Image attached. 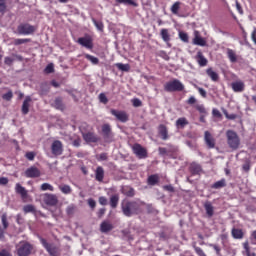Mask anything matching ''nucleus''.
Returning <instances> with one entry per match:
<instances>
[{
	"instance_id": "nucleus-35",
	"label": "nucleus",
	"mask_w": 256,
	"mask_h": 256,
	"mask_svg": "<svg viewBox=\"0 0 256 256\" xmlns=\"http://www.w3.org/2000/svg\"><path fill=\"white\" fill-rule=\"evenodd\" d=\"M116 67L117 69H119V71H125L126 73H129V71H131V65L129 64L116 63Z\"/></svg>"
},
{
	"instance_id": "nucleus-8",
	"label": "nucleus",
	"mask_w": 256,
	"mask_h": 256,
	"mask_svg": "<svg viewBox=\"0 0 256 256\" xmlns=\"http://www.w3.org/2000/svg\"><path fill=\"white\" fill-rule=\"evenodd\" d=\"M110 113L117 119V121H120V123H127V121H129V114L123 110L111 109Z\"/></svg>"
},
{
	"instance_id": "nucleus-29",
	"label": "nucleus",
	"mask_w": 256,
	"mask_h": 256,
	"mask_svg": "<svg viewBox=\"0 0 256 256\" xmlns=\"http://www.w3.org/2000/svg\"><path fill=\"white\" fill-rule=\"evenodd\" d=\"M223 187H227V180L224 178L211 185V189H223Z\"/></svg>"
},
{
	"instance_id": "nucleus-16",
	"label": "nucleus",
	"mask_w": 256,
	"mask_h": 256,
	"mask_svg": "<svg viewBox=\"0 0 256 256\" xmlns=\"http://www.w3.org/2000/svg\"><path fill=\"white\" fill-rule=\"evenodd\" d=\"M82 137L86 143H98L99 142V137L95 135L93 132H87L83 133Z\"/></svg>"
},
{
	"instance_id": "nucleus-15",
	"label": "nucleus",
	"mask_w": 256,
	"mask_h": 256,
	"mask_svg": "<svg viewBox=\"0 0 256 256\" xmlns=\"http://www.w3.org/2000/svg\"><path fill=\"white\" fill-rule=\"evenodd\" d=\"M231 88L234 91V93H243V91H245V82L241 80L232 82Z\"/></svg>"
},
{
	"instance_id": "nucleus-7",
	"label": "nucleus",
	"mask_w": 256,
	"mask_h": 256,
	"mask_svg": "<svg viewBox=\"0 0 256 256\" xmlns=\"http://www.w3.org/2000/svg\"><path fill=\"white\" fill-rule=\"evenodd\" d=\"M40 243L50 256H59V247H57L55 244L48 243L44 238H40Z\"/></svg>"
},
{
	"instance_id": "nucleus-62",
	"label": "nucleus",
	"mask_w": 256,
	"mask_h": 256,
	"mask_svg": "<svg viewBox=\"0 0 256 256\" xmlns=\"http://www.w3.org/2000/svg\"><path fill=\"white\" fill-rule=\"evenodd\" d=\"M186 103L188 105H195V103H197V99L195 98V96H191L187 101Z\"/></svg>"
},
{
	"instance_id": "nucleus-61",
	"label": "nucleus",
	"mask_w": 256,
	"mask_h": 256,
	"mask_svg": "<svg viewBox=\"0 0 256 256\" xmlns=\"http://www.w3.org/2000/svg\"><path fill=\"white\" fill-rule=\"evenodd\" d=\"M88 205L89 207H91V209H95V207H97V202H95V200H93V198L88 199Z\"/></svg>"
},
{
	"instance_id": "nucleus-49",
	"label": "nucleus",
	"mask_w": 256,
	"mask_h": 256,
	"mask_svg": "<svg viewBox=\"0 0 256 256\" xmlns=\"http://www.w3.org/2000/svg\"><path fill=\"white\" fill-rule=\"evenodd\" d=\"M131 103H132L133 107H142L143 106V102L139 98L132 99Z\"/></svg>"
},
{
	"instance_id": "nucleus-38",
	"label": "nucleus",
	"mask_w": 256,
	"mask_h": 256,
	"mask_svg": "<svg viewBox=\"0 0 256 256\" xmlns=\"http://www.w3.org/2000/svg\"><path fill=\"white\" fill-rule=\"evenodd\" d=\"M179 9H181V2L177 1L171 6L170 11L173 15H177L179 13Z\"/></svg>"
},
{
	"instance_id": "nucleus-50",
	"label": "nucleus",
	"mask_w": 256,
	"mask_h": 256,
	"mask_svg": "<svg viewBox=\"0 0 256 256\" xmlns=\"http://www.w3.org/2000/svg\"><path fill=\"white\" fill-rule=\"evenodd\" d=\"M1 221L4 229H7L9 227V222L7 221V214H3L1 216Z\"/></svg>"
},
{
	"instance_id": "nucleus-2",
	"label": "nucleus",
	"mask_w": 256,
	"mask_h": 256,
	"mask_svg": "<svg viewBox=\"0 0 256 256\" xmlns=\"http://www.w3.org/2000/svg\"><path fill=\"white\" fill-rule=\"evenodd\" d=\"M35 253V246L27 241H20L16 245V254L18 256H29Z\"/></svg>"
},
{
	"instance_id": "nucleus-21",
	"label": "nucleus",
	"mask_w": 256,
	"mask_h": 256,
	"mask_svg": "<svg viewBox=\"0 0 256 256\" xmlns=\"http://www.w3.org/2000/svg\"><path fill=\"white\" fill-rule=\"evenodd\" d=\"M206 75L213 81L214 83H217L219 81V74L213 70V68L206 69Z\"/></svg>"
},
{
	"instance_id": "nucleus-53",
	"label": "nucleus",
	"mask_w": 256,
	"mask_h": 256,
	"mask_svg": "<svg viewBox=\"0 0 256 256\" xmlns=\"http://www.w3.org/2000/svg\"><path fill=\"white\" fill-rule=\"evenodd\" d=\"M195 109H196V111H198V112H200L202 114L207 113V110L205 109V106L203 104H197L195 106Z\"/></svg>"
},
{
	"instance_id": "nucleus-44",
	"label": "nucleus",
	"mask_w": 256,
	"mask_h": 256,
	"mask_svg": "<svg viewBox=\"0 0 256 256\" xmlns=\"http://www.w3.org/2000/svg\"><path fill=\"white\" fill-rule=\"evenodd\" d=\"M92 22L94 23L96 29H98V31H103L104 29V25H103V22L101 21H96L95 18H92Z\"/></svg>"
},
{
	"instance_id": "nucleus-11",
	"label": "nucleus",
	"mask_w": 256,
	"mask_h": 256,
	"mask_svg": "<svg viewBox=\"0 0 256 256\" xmlns=\"http://www.w3.org/2000/svg\"><path fill=\"white\" fill-rule=\"evenodd\" d=\"M51 153L55 157L63 155V142H61L60 140H54L51 144Z\"/></svg>"
},
{
	"instance_id": "nucleus-41",
	"label": "nucleus",
	"mask_w": 256,
	"mask_h": 256,
	"mask_svg": "<svg viewBox=\"0 0 256 256\" xmlns=\"http://www.w3.org/2000/svg\"><path fill=\"white\" fill-rule=\"evenodd\" d=\"M44 73H46L47 75L55 73V66L53 65V63H50L46 66V68L44 69Z\"/></svg>"
},
{
	"instance_id": "nucleus-51",
	"label": "nucleus",
	"mask_w": 256,
	"mask_h": 256,
	"mask_svg": "<svg viewBox=\"0 0 256 256\" xmlns=\"http://www.w3.org/2000/svg\"><path fill=\"white\" fill-rule=\"evenodd\" d=\"M194 251L198 256H207L201 247L194 246Z\"/></svg>"
},
{
	"instance_id": "nucleus-9",
	"label": "nucleus",
	"mask_w": 256,
	"mask_h": 256,
	"mask_svg": "<svg viewBox=\"0 0 256 256\" xmlns=\"http://www.w3.org/2000/svg\"><path fill=\"white\" fill-rule=\"evenodd\" d=\"M43 203L48 207H55L59 203V198L55 194L46 193L43 195Z\"/></svg>"
},
{
	"instance_id": "nucleus-27",
	"label": "nucleus",
	"mask_w": 256,
	"mask_h": 256,
	"mask_svg": "<svg viewBox=\"0 0 256 256\" xmlns=\"http://www.w3.org/2000/svg\"><path fill=\"white\" fill-rule=\"evenodd\" d=\"M160 35L165 43H169L171 41V35L169 34V30L167 28L161 29Z\"/></svg>"
},
{
	"instance_id": "nucleus-37",
	"label": "nucleus",
	"mask_w": 256,
	"mask_h": 256,
	"mask_svg": "<svg viewBox=\"0 0 256 256\" xmlns=\"http://www.w3.org/2000/svg\"><path fill=\"white\" fill-rule=\"evenodd\" d=\"M59 189L62 193H64V195H71L72 193V189H71V186L67 185V184H64V185H61L59 186Z\"/></svg>"
},
{
	"instance_id": "nucleus-18",
	"label": "nucleus",
	"mask_w": 256,
	"mask_h": 256,
	"mask_svg": "<svg viewBox=\"0 0 256 256\" xmlns=\"http://www.w3.org/2000/svg\"><path fill=\"white\" fill-rule=\"evenodd\" d=\"M195 59L199 65V67H207V63H209V60H207V58H205V55H203V52L198 51Z\"/></svg>"
},
{
	"instance_id": "nucleus-54",
	"label": "nucleus",
	"mask_w": 256,
	"mask_h": 256,
	"mask_svg": "<svg viewBox=\"0 0 256 256\" xmlns=\"http://www.w3.org/2000/svg\"><path fill=\"white\" fill-rule=\"evenodd\" d=\"M195 88L197 89L198 93L203 97L204 99L207 97V91L205 89L195 85Z\"/></svg>"
},
{
	"instance_id": "nucleus-14",
	"label": "nucleus",
	"mask_w": 256,
	"mask_h": 256,
	"mask_svg": "<svg viewBox=\"0 0 256 256\" xmlns=\"http://www.w3.org/2000/svg\"><path fill=\"white\" fill-rule=\"evenodd\" d=\"M25 177L28 179H37L38 177H41V170L35 166H31L24 172Z\"/></svg>"
},
{
	"instance_id": "nucleus-64",
	"label": "nucleus",
	"mask_w": 256,
	"mask_h": 256,
	"mask_svg": "<svg viewBox=\"0 0 256 256\" xmlns=\"http://www.w3.org/2000/svg\"><path fill=\"white\" fill-rule=\"evenodd\" d=\"M99 203L100 205H107V198L105 196L99 197Z\"/></svg>"
},
{
	"instance_id": "nucleus-39",
	"label": "nucleus",
	"mask_w": 256,
	"mask_h": 256,
	"mask_svg": "<svg viewBox=\"0 0 256 256\" xmlns=\"http://www.w3.org/2000/svg\"><path fill=\"white\" fill-rule=\"evenodd\" d=\"M84 57H85V59L90 61L92 63V65H99V58H97L93 55H90V54H85Z\"/></svg>"
},
{
	"instance_id": "nucleus-22",
	"label": "nucleus",
	"mask_w": 256,
	"mask_h": 256,
	"mask_svg": "<svg viewBox=\"0 0 256 256\" xmlns=\"http://www.w3.org/2000/svg\"><path fill=\"white\" fill-rule=\"evenodd\" d=\"M15 191L16 193H18V195L21 196L23 200L27 199V195H28L27 189H25V187H23L21 184L19 183L16 184Z\"/></svg>"
},
{
	"instance_id": "nucleus-20",
	"label": "nucleus",
	"mask_w": 256,
	"mask_h": 256,
	"mask_svg": "<svg viewBox=\"0 0 256 256\" xmlns=\"http://www.w3.org/2000/svg\"><path fill=\"white\" fill-rule=\"evenodd\" d=\"M95 179L99 181V183H103V179H105V169L102 166H98L95 170Z\"/></svg>"
},
{
	"instance_id": "nucleus-17",
	"label": "nucleus",
	"mask_w": 256,
	"mask_h": 256,
	"mask_svg": "<svg viewBox=\"0 0 256 256\" xmlns=\"http://www.w3.org/2000/svg\"><path fill=\"white\" fill-rule=\"evenodd\" d=\"M194 45H199L200 47H205L207 45V41L204 40L203 37H201V34L199 31H194V39H193Z\"/></svg>"
},
{
	"instance_id": "nucleus-45",
	"label": "nucleus",
	"mask_w": 256,
	"mask_h": 256,
	"mask_svg": "<svg viewBox=\"0 0 256 256\" xmlns=\"http://www.w3.org/2000/svg\"><path fill=\"white\" fill-rule=\"evenodd\" d=\"M6 12H7V4H6L5 0H0V13H1V15H5Z\"/></svg>"
},
{
	"instance_id": "nucleus-47",
	"label": "nucleus",
	"mask_w": 256,
	"mask_h": 256,
	"mask_svg": "<svg viewBox=\"0 0 256 256\" xmlns=\"http://www.w3.org/2000/svg\"><path fill=\"white\" fill-rule=\"evenodd\" d=\"M2 99H4V101H11V99H13V91L9 90L7 93L3 94Z\"/></svg>"
},
{
	"instance_id": "nucleus-19",
	"label": "nucleus",
	"mask_w": 256,
	"mask_h": 256,
	"mask_svg": "<svg viewBox=\"0 0 256 256\" xmlns=\"http://www.w3.org/2000/svg\"><path fill=\"white\" fill-rule=\"evenodd\" d=\"M158 134L160 135L163 141H167V139H169V130L167 129V126H165L164 124L159 125Z\"/></svg>"
},
{
	"instance_id": "nucleus-55",
	"label": "nucleus",
	"mask_w": 256,
	"mask_h": 256,
	"mask_svg": "<svg viewBox=\"0 0 256 256\" xmlns=\"http://www.w3.org/2000/svg\"><path fill=\"white\" fill-rule=\"evenodd\" d=\"M124 195H126V197H135V189L129 188L124 192Z\"/></svg>"
},
{
	"instance_id": "nucleus-30",
	"label": "nucleus",
	"mask_w": 256,
	"mask_h": 256,
	"mask_svg": "<svg viewBox=\"0 0 256 256\" xmlns=\"http://www.w3.org/2000/svg\"><path fill=\"white\" fill-rule=\"evenodd\" d=\"M54 107L59 111H65V104H63V99L61 97L54 100Z\"/></svg>"
},
{
	"instance_id": "nucleus-42",
	"label": "nucleus",
	"mask_w": 256,
	"mask_h": 256,
	"mask_svg": "<svg viewBox=\"0 0 256 256\" xmlns=\"http://www.w3.org/2000/svg\"><path fill=\"white\" fill-rule=\"evenodd\" d=\"M23 211L24 213H35V206H33L32 204L25 205L23 207Z\"/></svg>"
},
{
	"instance_id": "nucleus-40",
	"label": "nucleus",
	"mask_w": 256,
	"mask_h": 256,
	"mask_svg": "<svg viewBox=\"0 0 256 256\" xmlns=\"http://www.w3.org/2000/svg\"><path fill=\"white\" fill-rule=\"evenodd\" d=\"M41 191H55V188L53 187V185L49 184V183H43L40 186Z\"/></svg>"
},
{
	"instance_id": "nucleus-60",
	"label": "nucleus",
	"mask_w": 256,
	"mask_h": 256,
	"mask_svg": "<svg viewBox=\"0 0 256 256\" xmlns=\"http://www.w3.org/2000/svg\"><path fill=\"white\" fill-rule=\"evenodd\" d=\"M13 61H14V59L11 57H5V59H4L5 65H8L9 67H11L13 65Z\"/></svg>"
},
{
	"instance_id": "nucleus-33",
	"label": "nucleus",
	"mask_w": 256,
	"mask_h": 256,
	"mask_svg": "<svg viewBox=\"0 0 256 256\" xmlns=\"http://www.w3.org/2000/svg\"><path fill=\"white\" fill-rule=\"evenodd\" d=\"M227 57L230 60L231 63H237V54L233 49L227 50Z\"/></svg>"
},
{
	"instance_id": "nucleus-23",
	"label": "nucleus",
	"mask_w": 256,
	"mask_h": 256,
	"mask_svg": "<svg viewBox=\"0 0 256 256\" xmlns=\"http://www.w3.org/2000/svg\"><path fill=\"white\" fill-rule=\"evenodd\" d=\"M100 231L101 233H109V231H113V224H111V222L108 221H103L100 224Z\"/></svg>"
},
{
	"instance_id": "nucleus-28",
	"label": "nucleus",
	"mask_w": 256,
	"mask_h": 256,
	"mask_svg": "<svg viewBox=\"0 0 256 256\" xmlns=\"http://www.w3.org/2000/svg\"><path fill=\"white\" fill-rule=\"evenodd\" d=\"M204 209H205L208 217H213V215L215 214V210H214L213 204H211V202H206L204 204Z\"/></svg>"
},
{
	"instance_id": "nucleus-31",
	"label": "nucleus",
	"mask_w": 256,
	"mask_h": 256,
	"mask_svg": "<svg viewBox=\"0 0 256 256\" xmlns=\"http://www.w3.org/2000/svg\"><path fill=\"white\" fill-rule=\"evenodd\" d=\"M244 235L245 234L243 233L242 229H239V228H233L232 229V237L234 239H243Z\"/></svg>"
},
{
	"instance_id": "nucleus-56",
	"label": "nucleus",
	"mask_w": 256,
	"mask_h": 256,
	"mask_svg": "<svg viewBox=\"0 0 256 256\" xmlns=\"http://www.w3.org/2000/svg\"><path fill=\"white\" fill-rule=\"evenodd\" d=\"M243 249L245 250L246 255H250L251 247L249 246V241L243 243Z\"/></svg>"
},
{
	"instance_id": "nucleus-12",
	"label": "nucleus",
	"mask_w": 256,
	"mask_h": 256,
	"mask_svg": "<svg viewBox=\"0 0 256 256\" xmlns=\"http://www.w3.org/2000/svg\"><path fill=\"white\" fill-rule=\"evenodd\" d=\"M132 151L139 159H146L147 157V149H145L139 143L133 145Z\"/></svg>"
},
{
	"instance_id": "nucleus-32",
	"label": "nucleus",
	"mask_w": 256,
	"mask_h": 256,
	"mask_svg": "<svg viewBox=\"0 0 256 256\" xmlns=\"http://www.w3.org/2000/svg\"><path fill=\"white\" fill-rule=\"evenodd\" d=\"M117 205H119V195L115 194L110 197V207L117 209Z\"/></svg>"
},
{
	"instance_id": "nucleus-48",
	"label": "nucleus",
	"mask_w": 256,
	"mask_h": 256,
	"mask_svg": "<svg viewBox=\"0 0 256 256\" xmlns=\"http://www.w3.org/2000/svg\"><path fill=\"white\" fill-rule=\"evenodd\" d=\"M116 3H120L122 5H137L133 0H116Z\"/></svg>"
},
{
	"instance_id": "nucleus-25",
	"label": "nucleus",
	"mask_w": 256,
	"mask_h": 256,
	"mask_svg": "<svg viewBox=\"0 0 256 256\" xmlns=\"http://www.w3.org/2000/svg\"><path fill=\"white\" fill-rule=\"evenodd\" d=\"M203 171V168L197 164V163H192L190 165V173L192 175H201V172Z\"/></svg>"
},
{
	"instance_id": "nucleus-36",
	"label": "nucleus",
	"mask_w": 256,
	"mask_h": 256,
	"mask_svg": "<svg viewBox=\"0 0 256 256\" xmlns=\"http://www.w3.org/2000/svg\"><path fill=\"white\" fill-rule=\"evenodd\" d=\"M25 43H31V39H29V38H16V39H14L13 45L19 46V45H23Z\"/></svg>"
},
{
	"instance_id": "nucleus-59",
	"label": "nucleus",
	"mask_w": 256,
	"mask_h": 256,
	"mask_svg": "<svg viewBox=\"0 0 256 256\" xmlns=\"http://www.w3.org/2000/svg\"><path fill=\"white\" fill-rule=\"evenodd\" d=\"M66 213L67 215H73V213H75V206L70 205L66 208Z\"/></svg>"
},
{
	"instance_id": "nucleus-24",
	"label": "nucleus",
	"mask_w": 256,
	"mask_h": 256,
	"mask_svg": "<svg viewBox=\"0 0 256 256\" xmlns=\"http://www.w3.org/2000/svg\"><path fill=\"white\" fill-rule=\"evenodd\" d=\"M30 103H31V97L27 96L22 104V108H21L22 115H27L29 113Z\"/></svg>"
},
{
	"instance_id": "nucleus-6",
	"label": "nucleus",
	"mask_w": 256,
	"mask_h": 256,
	"mask_svg": "<svg viewBox=\"0 0 256 256\" xmlns=\"http://www.w3.org/2000/svg\"><path fill=\"white\" fill-rule=\"evenodd\" d=\"M35 31H37V28L29 23H22L17 27L18 35H33Z\"/></svg>"
},
{
	"instance_id": "nucleus-4",
	"label": "nucleus",
	"mask_w": 256,
	"mask_h": 256,
	"mask_svg": "<svg viewBox=\"0 0 256 256\" xmlns=\"http://www.w3.org/2000/svg\"><path fill=\"white\" fill-rule=\"evenodd\" d=\"M185 85L179 79H173L164 84V91L167 93H175L184 91Z\"/></svg>"
},
{
	"instance_id": "nucleus-43",
	"label": "nucleus",
	"mask_w": 256,
	"mask_h": 256,
	"mask_svg": "<svg viewBox=\"0 0 256 256\" xmlns=\"http://www.w3.org/2000/svg\"><path fill=\"white\" fill-rule=\"evenodd\" d=\"M98 99H99L100 103H103V105H107L109 103V99L107 98L105 93H100L98 96Z\"/></svg>"
},
{
	"instance_id": "nucleus-52",
	"label": "nucleus",
	"mask_w": 256,
	"mask_h": 256,
	"mask_svg": "<svg viewBox=\"0 0 256 256\" xmlns=\"http://www.w3.org/2000/svg\"><path fill=\"white\" fill-rule=\"evenodd\" d=\"M209 247H211L212 249H214V251H216V255L221 256V247H219V245L209 244Z\"/></svg>"
},
{
	"instance_id": "nucleus-1",
	"label": "nucleus",
	"mask_w": 256,
	"mask_h": 256,
	"mask_svg": "<svg viewBox=\"0 0 256 256\" xmlns=\"http://www.w3.org/2000/svg\"><path fill=\"white\" fill-rule=\"evenodd\" d=\"M121 209L125 217H133V215H139L141 213V204L137 201L122 202Z\"/></svg>"
},
{
	"instance_id": "nucleus-26",
	"label": "nucleus",
	"mask_w": 256,
	"mask_h": 256,
	"mask_svg": "<svg viewBox=\"0 0 256 256\" xmlns=\"http://www.w3.org/2000/svg\"><path fill=\"white\" fill-rule=\"evenodd\" d=\"M186 125H189V120H187V118L181 117L176 120L177 129H185Z\"/></svg>"
},
{
	"instance_id": "nucleus-5",
	"label": "nucleus",
	"mask_w": 256,
	"mask_h": 256,
	"mask_svg": "<svg viewBox=\"0 0 256 256\" xmlns=\"http://www.w3.org/2000/svg\"><path fill=\"white\" fill-rule=\"evenodd\" d=\"M102 134L105 143H113L115 141V134L110 124L106 123L102 125Z\"/></svg>"
},
{
	"instance_id": "nucleus-46",
	"label": "nucleus",
	"mask_w": 256,
	"mask_h": 256,
	"mask_svg": "<svg viewBox=\"0 0 256 256\" xmlns=\"http://www.w3.org/2000/svg\"><path fill=\"white\" fill-rule=\"evenodd\" d=\"M179 37L183 43H189V35L185 32H179Z\"/></svg>"
},
{
	"instance_id": "nucleus-57",
	"label": "nucleus",
	"mask_w": 256,
	"mask_h": 256,
	"mask_svg": "<svg viewBox=\"0 0 256 256\" xmlns=\"http://www.w3.org/2000/svg\"><path fill=\"white\" fill-rule=\"evenodd\" d=\"M164 191H168L169 193H175V187L173 185H164L163 186Z\"/></svg>"
},
{
	"instance_id": "nucleus-58",
	"label": "nucleus",
	"mask_w": 256,
	"mask_h": 256,
	"mask_svg": "<svg viewBox=\"0 0 256 256\" xmlns=\"http://www.w3.org/2000/svg\"><path fill=\"white\" fill-rule=\"evenodd\" d=\"M25 157H26V159H28V161H34L35 160V152H26Z\"/></svg>"
},
{
	"instance_id": "nucleus-10",
	"label": "nucleus",
	"mask_w": 256,
	"mask_h": 256,
	"mask_svg": "<svg viewBox=\"0 0 256 256\" xmlns=\"http://www.w3.org/2000/svg\"><path fill=\"white\" fill-rule=\"evenodd\" d=\"M204 143H205L207 149H215V146L217 145V140L215 139L213 134H211V132L205 131L204 132Z\"/></svg>"
},
{
	"instance_id": "nucleus-63",
	"label": "nucleus",
	"mask_w": 256,
	"mask_h": 256,
	"mask_svg": "<svg viewBox=\"0 0 256 256\" xmlns=\"http://www.w3.org/2000/svg\"><path fill=\"white\" fill-rule=\"evenodd\" d=\"M0 256H13V254H11L7 249H2L0 250Z\"/></svg>"
},
{
	"instance_id": "nucleus-34",
	"label": "nucleus",
	"mask_w": 256,
	"mask_h": 256,
	"mask_svg": "<svg viewBox=\"0 0 256 256\" xmlns=\"http://www.w3.org/2000/svg\"><path fill=\"white\" fill-rule=\"evenodd\" d=\"M148 185H157L159 183V176L157 174L150 175L148 177Z\"/></svg>"
},
{
	"instance_id": "nucleus-3",
	"label": "nucleus",
	"mask_w": 256,
	"mask_h": 256,
	"mask_svg": "<svg viewBox=\"0 0 256 256\" xmlns=\"http://www.w3.org/2000/svg\"><path fill=\"white\" fill-rule=\"evenodd\" d=\"M226 140L227 145L230 149L233 151H237L239 149V146L241 145V139L239 138V135L234 130H227L226 131Z\"/></svg>"
},
{
	"instance_id": "nucleus-13",
	"label": "nucleus",
	"mask_w": 256,
	"mask_h": 256,
	"mask_svg": "<svg viewBox=\"0 0 256 256\" xmlns=\"http://www.w3.org/2000/svg\"><path fill=\"white\" fill-rule=\"evenodd\" d=\"M77 43L86 49H93V37L90 35L78 38Z\"/></svg>"
}]
</instances>
